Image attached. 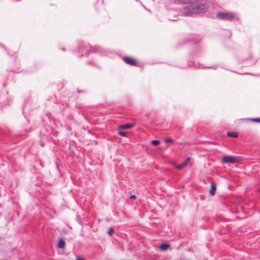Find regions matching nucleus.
Instances as JSON below:
<instances>
[{
    "label": "nucleus",
    "mask_w": 260,
    "mask_h": 260,
    "mask_svg": "<svg viewBox=\"0 0 260 260\" xmlns=\"http://www.w3.org/2000/svg\"><path fill=\"white\" fill-rule=\"evenodd\" d=\"M227 135L228 137L232 138H237L238 137V134L235 132H229Z\"/></svg>",
    "instance_id": "10"
},
{
    "label": "nucleus",
    "mask_w": 260,
    "mask_h": 260,
    "mask_svg": "<svg viewBox=\"0 0 260 260\" xmlns=\"http://www.w3.org/2000/svg\"><path fill=\"white\" fill-rule=\"evenodd\" d=\"M151 144L152 145L157 146L159 144V142L157 140H152L151 141Z\"/></svg>",
    "instance_id": "14"
},
{
    "label": "nucleus",
    "mask_w": 260,
    "mask_h": 260,
    "mask_svg": "<svg viewBox=\"0 0 260 260\" xmlns=\"http://www.w3.org/2000/svg\"><path fill=\"white\" fill-rule=\"evenodd\" d=\"M118 134L119 135L122 137H126V134L124 132L121 131V129H118Z\"/></svg>",
    "instance_id": "13"
},
{
    "label": "nucleus",
    "mask_w": 260,
    "mask_h": 260,
    "mask_svg": "<svg viewBox=\"0 0 260 260\" xmlns=\"http://www.w3.org/2000/svg\"><path fill=\"white\" fill-rule=\"evenodd\" d=\"M216 187L215 185L212 184L211 186V189L209 190V193L211 195L213 196L216 191Z\"/></svg>",
    "instance_id": "9"
},
{
    "label": "nucleus",
    "mask_w": 260,
    "mask_h": 260,
    "mask_svg": "<svg viewBox=\"0 0 260 260\" xmlns=\"http://www.w3.org/2000/svg\"><path fill=\"white\" fill-rule=\"evenodd\" d=\"M251 120L255 122L260 123V118H253L251 119Z\"/></svg>",
    "instance_id": "15"
},
{
    "label": "nucleus",
    "mask_w": 260,
    "mask_h": 260,
    "mask_svg": "<svg viewBox=\"0 0 260 260\" xmlns=\"http://www.w3.org/2000/svg\"><path fill=\"white\" fill-rule=\"evenodd\" d=\"M114 232V230L112 228L110 227L108 229V234L109 236H111Z\"/></svg>",
    "instance_id": "12"
},
{
    "label": "nucleus",
    "mask_w": 260,
    "mask_h": 260,
    "mask_svg": "<svg viewBox=\"0 0 260 260\" xmlns=\"http://www.w3.org/2000/svg\"><path fill=\"white\" fill-rule=\"evenodd\" d=\"M66 243L63 240H59L57 246L59 248H63L65 247Z\"/></svg>",
    "instance_id": "8"
},
{
    "label": "nucleus",
    "mask_w": 260,
    "mask_h": 260,
    "mask_svg": "<svg viewBox=\"0 0 260 260\" xmlns=\"http://www.w3.org/2000/svg\"><path fill=\"white\" fill-rule=\"evenodd\" d=\"M183 3L192 4V11L193 13H203L208 9V7L206 5L199 4L197 0H184Z\"/></svg>",
    "instance_id": "1"
},
{
    "label": "nucleus",
    "mask_w": 260,
    "mask_h": 260,
    "mask_svg": "<svg viewBox=\"0 0 260 260\" xmlns=\"http://www.w3.org/2000/svg\"><path fill=\"white\" fill-rule=\"evenodd\" d=\"M0 260H1V259H0Z\"/></svg>",
    "instance_id": "18"
},
{
    "label": "nucleus",
    "mask_w": 260,
    "mask_h": 260,
    "mask_svg": "<svg viewBox=\"0 0 260 260\" xmlns=\"http://www.w3.org/2000/svg\"><path fill=\"white\" fill-rule=\"evenodd\" d=\"M164 141L166 143H174V141L172 139L169 138H166L164 139Z\"/></svg>",
    "instance_id": "11"
},
{
    "label": "nucleus",
    "mask_w": 260,
    "mask_h": 260,
    "mask_svg": "<svg viewBox=\"0 0 260 260\" xmlns=\"http://www.w3.org/2000/svg\"><path fill=\"white\" fill-rule=\"evenodd\" d=\"M240 160V157L238 156H224L222 157V161L223 163H236L239 162Z\"/></svg>",
    "instance_id": "3"
},
{
    "label": "nucleus",
    "mask_w": 260,
    "mask_h": 260,
    "mask_svg": "<svg viewBox=\"0 0 260 260\" xmlns=\"http://www.w3.org/2000/svg\"><path fill=\"white\" fill-rule=\"evenodd\" d=\"M134 126H135V124L134 123H127L124 125H119L118 126V128L119 129H130Z\"/></svg>",
    "instance_id": "6"
},
{
    "label": "nucleus",
    "mask_w": 260,
    "mask_h": 260,
    "mask_svg": "<svg viewBox=\"0 0 260 260\" xmlns=\"http://www.w3.org/2000/svg\"><path fill=\"white\" fill-rule=\"evenodd\" d=\"M130 199H132V200L135 199H136V196L135 195H131L130 196Z\"/></svg>",
    "instance_id": "16"
},
{
    "label": "nucleus",
    "mask_w": 260,
    "mask_h": 260,
    "mask_svg": "<svg viewBox=\"0 0 260 260\" xmlns=\"http://www.w3.org/2000/svg\"><path fill=\"white\" fill-rule=\"evenodd\" d=\"M218 18L220 19L232 21L236 18V15L233 13L219 12L216 15Z\"/></svg>",
    "instance_id": "2"
},
{
    "label": "nucleus",
    "mask_w": 260,
    "mask_h": 260,
    "mask_svg": "<svg viewBox=\"0 0 260 260\" xmlns=\"http://www.w3.org/2000/svg\"><path fill=\"white\" fill-rule=\"evenodd\" d=\"M76 260H86V259H83V258H81V257H77V258H76Z\"/></svg>",
    "instance_id": "17"
},
{
    "label": "nucleus",
    "mask_w": 260,
    "mask_h": 260,
    "mask_svg": "<svg viewBox=\"0 0 260 260\" xmlns=\"http://www.w3.org/2000/svg\"><path fill=\"white\" fill-rule=\"evenodd\" d=\"M170 247V245L168 244H162L160 245V249L162 251H166Z\"/></svg>",
    "instance_id": "7"
},
{
    "label": "nucleus",
    "mask_w": 260,
    "mask_h": 260,
    "mask_svg": "<svg viewBox=\"0 0 260 260\" xmlns=\"http://www.w3.org/2000/svg\"><path fill=\"white\" fill-rule=\"evenodd\" d=\"M190 161V157H187L185 159V160L181 164H180L179 165H176L175 167L179 170H182L187 165V164L189 163V162Z\"/></svg>",
    "instance_id": "5"
},
{
    "label": "nucleus",
    "mask_w": 260,
    "mask_h": 260,
    "mask_svg": "<svg viewBox=\"0 0 260 260\" xmlns=\"http://www.w3.org/2000/svg\"><path fill=\"white\" fill-rule=\"evenodd\" d=\"M123 61L127 64L133 66H138L139 63L137 59L130 56H124L123 58Z\"/></svg>",
    "instance_id": "4"
}]
</instances>
